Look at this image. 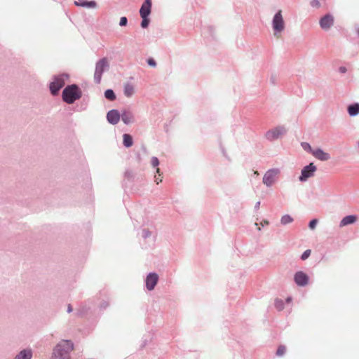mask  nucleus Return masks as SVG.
Listing matches in <instances>:
<instances>
[{"mask_svg":"<svg viewBox=\"0 0 359 359\" xmlns=\"http://www.w3.org/2000/svg\"><path fill=\"white\" fill-rule=\"evenodd\" d=\"M339 72L341 73H345L346 72V68L344 67H341L339 68Z\"/></svg>","mask_w":359,"mask_h":359,"instance_id":"nucleus-34","label":"nucleus"},{"mask_svg":"<svg viewBox=\"0 0 359 359\" xmlns=\"http://www.w3.org/2000/svg\"><path fill=\"white\" fill-rule=\"evenodd\" d=\"M147 62H148V65L151 67H156V65L155 60L152 58L148 59Z\"/></svg>","mask_w":359,"mask_h":359,"instance_id":"nucleus-32","label":"nucleus"},{"mask_svg":"<svg viewBox=\"0 0 359 359\" xmlns=\"http://www.w3.org/2000/svg\"><path fill=\"white\" fill-rule=\"evenodd\" d=\"M286 351V347L283 345H280L278 346V349H277V351H276V355L278 356H282L284 355V353H285Z\"/></svg>","mask_w":359,"mask_h":359,"instance_id":"nucleus-24","label":"nucleus"},{"mask_svg":"<svg viewBox=\"0 0 359 359\" xmlns=\"http://www.w3.org/2000/svg\"><path fill=\"white\" fill-rule=\"evenodd\" d=\"M123 144L126 147H130L133 145V138H132L131 135H130L128 134H124L123 136Z\"/></svg>","mask_w":359,"mask_h":359,"instance_id":"nucleus-21","label":"nucleus"},{"mask_svg":"<svg viewBox=\"0 0 359 359\" xmlns=\"http://www.w3.org/2000/svg\"><path fill=\"white\" fill-rule=\"evenodd\" d=\"M311 154L314 157L320 161H327L330 156L328 153L325 152L320 149H316L311 151Z\"/></svg>","mask_w":359,"mask_h":359,"instance_id":"nucleus-13","label":"nucleus"},{"mask_svg":"<svg viewBox=\"0 0 359 359\" xmlns=\"http://www.w3.org/2000/svg\"><path fill=\"white\" fill-rule=\"evenodd\" d=\"M74 4L78 6L86 8H95L97 6V4L95 1H88L87 0H78L76 1Z\"/></svg>","mask_w":359,"mask_h":359,"instance_id":"nucleus-15","label":"nucleus"},{"mask_svg":"<svg viewBox=\"0 0 359 359\" xmlns=\"http://www.w3.org/2000/svg\"><path fill=\"white\" fill-rule=\"evenodd\" d=\"M81 96V92L76 85L66 87L62 92L63 100L69 104L73 103L75 100L79 99Z\"/></svg>","mask_w":359,"mask_h":359,"instance_id":"nucleus-2","label":"nucleus"},{"mask_svg":"<svg viewBox=\"0 0 359 359\" xmlns=\"http://www.w3.org/2000/svg\"><path fill=\"white\" fill-rule=\"evenodd\" d=\"M128 20L126 17H121L120 19L119 25L121 26H126L127 25Z\"/></svg>","mask_w":359,"mask_h":359,"instance_id":"nucleus-31","label":"nucleus"},{"mask_svg":"<svg viewBox=\"0 0 359 359\" xmlns=\"http://www.w3.org/2000/svg\"><path fill=\"white\" fill-rule=\"evenodd\" d=\"M120 114L116 110H111L107 113V118L111 124H116L120 120Z\"/></svg>","mask_w":359,"mask_h":359,"instance_id":"nucleus-14","label":"nucleus"},{"mask_svg":"<svg viewBox=\"0 0 359 359\" xmlns=\"http://www.w3.org/2000/svg\"><path fill=\"white\" fill-rule=\"evenodd\" d=\"M264 224H269V222H268V221H264Z\"/></svg>","mask_w":359,"mask_h":359,"instance_id":"nucleus-38","label":"nucleus"},{"mask_svg":"<svg viewBox=\"0 0 359 359\" xmlns=\"http://www.w3.org/2000/svg\"><path fill=\"white\" fill-rule=\"evenodd\" d=\"M74 346L71 341L63 340L53 349L52 359H69V353Z\"/></svg>","mask_w":359,"mask_h":359,"instance_id":"nucleus-1","label":"nucleus"},{"mask_svg":"<svg viewBox=\"0 0 359 359\" xmlns=\"http://www.w3.org/2000/svg\"><path fill=\"white\" fill-rule=\"evenodd\" d=\"M158 276L156 273H150L147 277L146 285L149 290H152L158 282Z\"/></svg>","mask_w":359,"mask_h":359,"instance_id":"nucleus-11","label":"nucleus"},{"mask_svg":"<svg viewBox=\"0 0 359 359\" xmlns=\"http://www.w3.org/2000/svg\"><path fill=\"white\" fill-rule=\"evenodd\" d=\"M72 311V306L69 305L68 306V312H71Z\"/></svg>","mask_w":359,"mask_h":359,"instance_id":"nucleus-36","label":"nucleus"},{"mask_svg":"<svg viewBox=\"0 0 359 359\" xmlns=\"http://www.w3.org/2000/svg\"><path fill=\"white\" fill-rule=\"evenodd\" d=\"M357 217L355 215H348L344 217L340 222V226H344L348 224H353L356 222Z\"/></svg>","mask_w":359,"mask_h":359,"instance_id":"nucleus-16","label":"nucleus"},{"mask_svg":"<svg viewBox=\"0 0 359 359\" xmlns=\"http://www.w3.org/2000/svg\"><path fill=\"white\" fill-rule=\"evenodd\" d=\"M155 182H156L157 184L162 182V178L161 177V175H158V177L155 176Z\"/></svg>","mask_w":359,"mask_h":359,"instance_id":"nucleus-33","label":"nucleus"},{"mask_svg":"<svg viewBox=\"0 0 359 359\" xmlns=\"http://www.w3.org/2000/svg\"><path fill=\"white\" fill-rule=\"evenodd\" d=\"M334 24V18L332 15L327 14L320 20V26L323 29L327 30L330 29Z\"/></svg>","mask_w":359,"mask_h":359,"instance_id":"nucleus-9","label":"nucleus"},{"mask_svg":"<svg viewBox=\"0 0 359 359\" xmlns=\"http://www.w3.org/2000/svg\"><path fill=\"white\" fill-rule=\"evenodd\" d=\"M304 148L305 149H306V148H309V149L311 150V151H312V150H311V146H310L309 144H307V143L304 144Z\"/></svg>","mask_w":359,"mask_h":359,"instance_id":"nucleus-35","label":"nucleus"},{"mask_svg":"<svg viewBox=\"0 0 359 359\" xmlns=\"http://www.w3.org/2000/svg\"><path fill=\"white\" fill-rule=\"evenodd\" d=\"M311 5L313 7L318 8V7H320V1H319L318 0H312V1H311Z\"/></svg>","mask_w":359,"mask_h":359,"instance_id":"nucleus-30","label":"nucleus"},{"mask_svg":"<svg viewBox=\"0 0 359 359\" xmlns=\"http://www.w3.org/2000/svg\"><path fill=\"white\" fill-rule=\"evenodd\" d=\"M151 0H145L140 10L141 17H148L151 13Z\"/></svg>","mask_w":359,"mask_h":359,"instance_id":"nucleus-12","label":"nucleus"},{"mask_svg":"<svg viewBox=\"0 0 359 359\" xmlns=\"http://www.w3.org/2000/svg\"><path fill=\"white\" fill-rule=\"evenodd\" d=\"M311 250H306L304 251V252L302 254L301 258L302 260L306 259L310 255H311Z\"/></svg>","mask_w":359,"mask_h":359,"instance_id":"nucleus-27","label":"nucleus"},{"mask_svg":"<svg viewBox=\"0 0 359 359\" xmlns=\"http://www.w3.org/2000/svg\"><path fill=\"white\" fill-rule=\"evenodd\" d=\"M142 21L141 22L142 27H143V28L147 27L149 22V19L147 18V17H142Z\"/></svg>","mask_w":359,"mask_h":359,"instance_id":"nucleus-25","label":"nucleus"},{"mask_svg":"<svg viewBox=\"0 0 359 359\" xmlns=\"http://www.w3.org/2000/svg\"><path fill=\"white\" fill-rule=\"evenodd\" d=\"M151 163L153 167L156 168L159 165V161L156 157H152L151 160Z\"/></svg>","mask_w":359,"mask_h":359,"instance_id":"nucleus-28","label":"nucleus"},{"mask_svg":"<svg viewBox=\"0 0 359 359\" xmlns=\"http://www.w3.org/2000/svg\"><path fill=\"white\" fill-rule=\"evenodd\" d=\"M317 223H318V220L316 219H312L309 222V228L311 229H314L316 228Z\"/></svg>","mask_w":359,"mask_h":359,"instance_id":"nucleus-29","label":"nucleus"},{"mask_svg":"<svg viewBox=\"0 0 359 359\" xmlns=\"http://www.w3.org/2000/svg\"><path fill=\"white\" fill-rule=\"evenodd\" d=\"M316 170V167L313 163L305 166L302 170V175L299 177L300 181H306L308 178L312 177Z\"/></svg>","mask_w":359,"mask_h":359,"instance_id":"nucleus-7","label":"nucleus"},{"mask_svg":"<svg viewBox=\"0 0 359 359\" xmlns=\"http://www.w3.org/2000/svg\"><path fill=\"white\" fill-rule=\"evenodd\" d=\"M348 111L350 116H355L359 114V104L356 103L350 105L348 107Z\"/></svg>","mask_w":359,"mask_h":359,"instance_id":"nucleus-20","label":"nucleus"},{"mask_svg":"<svg viewBox=\"0 0 359 359\" xmlns=\"http://www.w3.org/2000/svg\"><path fill=\"white\" fill-rule=\"evenodd\" d=\"M104 96L107 100L111 101H113L116 99L115 93L111 89H108L104 92Z\"/></svg>","mask_w":359,"mask_h":359,"instance_id":"nucleus-22","label":"nucleus"},{"mask_svg":"<svg viewBox=\"0 0 359 359\" xmlns=\"http://www.w3.org/2000/svg\"><path fill=\"white\" fill-rule=\"evenodd\" d=\"M65 81L62 77H57L50 85V90L53 95L57 94L58 91L64 86Z\"/></svg>","mask_w":359,"mask_h":359,"instance_id":"nucleus-8","label":"nucleus"},{"mask_svg":"<svg viewBox=\"0 0 359 359\" xmlns=\"http://www.w3.org/2000/svg\"><path fill=\"white\" fill-rule=\"evenodd\" d=\"M255 175H259L258 172L257 171H255Z\"/></svg>","mask_w":359,"mask_h":359,"instance_id":"nucleus-39","label":"nucleus"},{"mask_svg":"<svg viewBox=\"0 0 359 359\" xmlns=\"http://www.w3.org/2000/svg\"><path fill=\"white\" fill-rule=\"evenodd\" d=\"M293 221V219L288 215H283L281 218V223L283 224H290Z\"/></svg>","mask_w":359,"mask_h":359,"instance_id":"nucleus-23","label":"nucleus"},{"mask_svg":"<svg viewBox=\"0 0 359 359\" xmlns=\"http://www.w3.org/2000/svg\"><path fill=\"white\" fill-rule=\"evenodd\" d=\"M272 27L273 30V35L277 39H279L281 36V33L285 28V22L283 19L281 10H279L273 16L272 20Z\"/></svg>","mask_w":359,"mask_h":359,"instance_id":"nucleus-3","label":"nucleus"},{"mask_svg":"<svg viewBox=\"0 0 359 359\" xmlns=\"http://www.w3.org/2000/svg\"><path fill=\"white\" fill-rule=\"evenodd\" d=\"M294 281L299 286L307 285L309 281L308 276L302 271H298L294 275Z\"/></svg>","mask_w":359,"mask_h":359,"instance_id":"nucleus-10","label":"nucleus"},{"mask_svg":"<svg viewBox=\"0 0 359 359\" xmlns=\"http://www.w3.org/2000/svg\"><path fill=\"white\" fill-rule=\"evenodd\" d=\"M159 172H160V169H159L158 168H156V172H157V173H159Z\"/></svg>","mask_w":359,"mask_h":359,"instance_id":"nucleus-37","label":"nucleus"},{"mask_svg":"<svg viewBox=\"0 0 359 359\" xmlns=\"http://www.w3.org/2000/svg\"><path fill=\"white\" fill-rule=\"evenodd\" d=\"M285 133V129L282 126H278L267 131L265 134V137L267 140L273 141L281 137Z\"/></svg>","mask_w":359,"mask_h":359,"instance_id":"nucleus-5","label":"nucleus"},{"mask_svg":"<svg viewBox=\"0 0 359 359\" xmlns=\"http://www.w3.org/2000/svg\"><path fill=\"white\" fill-rule=\"evenodd\" d=\"M32 352L30 349H25L20 352L14 359H31Z\"/></svg>","mask_w":359,"mask_h":359,"instance_id":"nucleus-17","label":"nucleus"},{"mask_svg":"<svg viewBox=\"0 0 359 359\" xmlns=\"http://www.w3.org/2000/svg\"><path fill=\"white\" fill-rule=\"evenodd\" d=\"M134 92H135V90H134L133 86H132L129 83H126L124 86V95L126 97H131L134 94Z\"/></svg>","mask_w":359,"mask_h":359,"instance_id":"nucleus-19","label":"nucleus"},{"mask_svg":"<svg viewBox=\"0 0 359 359\" xmlns=\"http://www.w3.org/2000/svg\"><path fill=\"white\" fill-rule=\"evenodd\" d=\"M275 306L276 309L279 311L282 310L283 308V302L282 300H276L275 303Z\"/></svg>","mask_w":359,"mask_h":359,"instance_id":"nucleus-26","label":"nucleus"},{"mask_svg":"<svg viewBox=\"0 0 359 359\" xmlns=\"http://www.w3.org/2000/svg\"><path fill=\"white\" fill-rule=\"evenodd\" d=\"M121 120L126 124H128L133 121V116L129 111H124L121 114Z\"/></svg>","mask_w":359,"mask_h":359,"instance_id":"nucleus-18","label":"nucleus"},{"mask_svg":"<svg viewBox=\"0 0 359 359\" xmlns=\"http://www.w3.org/2000/svg\"><path fill=\"white\" fill-rule=\"evenodd\" d=\"M109 67V62L107 58L104 57L100 60L95 66L94 74V80L96 83H100L101 81L103 72Z\"/></svg>","mask_w":359,"mask_h":359,"instance_id":"nucleus-4","label":"nucleus"},{"mask_svg":"<svg viewBox=\"0 0 359 359\" xmlns=\"http://www.w3.org/2000/svg\"><path fill=\"white\" fill-rule=\"evenodd\" d=\"M278 173L279 171L277 169H271L268 170L264 175L263 183L268 187L272 185L276 181Z\"/></svg>","mask_w":359,"mask_h":359,"instance_id":"nucleus-6","label":"nucleus"}]
</instances>
